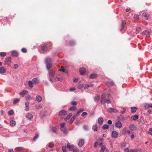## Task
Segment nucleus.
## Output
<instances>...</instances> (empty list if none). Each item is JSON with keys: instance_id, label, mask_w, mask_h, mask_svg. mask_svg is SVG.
<instances>
[{"instance_id": "f257e3e1", "label": "nucleus", "mask_w": 152, "mask_h": 152, "mask_svg": "<svg viewBox=\"0 0 152 152\" xmlns=\"http://www.w3.org/2000/svg\"><path fill=\"white\" fill-rule=\"evenodd\" d=\"M109 95H107L106 94H103L101 96V102L102 104H104L105 103H107V104H109L110 103V100L109 98H107L106 99V98L107 97L109 96Z\"/></svg>"}, {"instance_id": "bb28decb", "label": "nucleus", "mask_w": 152, "mask_h": 152, "mask_svg": "<svg viewBox=\"0 0 152 152\" xmlns=\"http://www.w3.org/2000/svg\"><path fill=\"white\" fill-rule=\"evenodd\" d=\"M28 84L29 87L31 88H32L33 87V83L32 81L29 80L28 81Z\"/></svg>"}, {"instance_id": "473e14b6", "label": "nucleus", "mask_w": 152, "mask_h": 152, "mask_svg": "<svg viewBox=\"0 0 152 152\" xmlns=\"http://www.w3.org/2000/svg\"><path fill=\"white\" fill-rule=\"evenodd\" d=\"M46 46L48 47V48H50V49H51V47L52 46V44L50 42H49L47 43V44L45 45Z\"/></svg>"}, {"instance_id": "aec40b11", "label": "nucleus", "mask_w": 152, "mask_h": 152, "mask_svg": "<svg viewBox=\"0 0 152 152\" xmlns=\"http://www.w3.org/2000/svg\"><path fill=\"white\" fill-rule=\"evenodd\" d=\"M36 100L39 102H40L42 100V98L40 96H37L36 98Z\"/></svg>"}, {"instance_id": "0e129e2a", "label": "nucleus", "mask_w": 152, "mask_h": 152, "mask_svg": "<svg viewBox=\"0 0 152 152\" xmlns=\"http://www.w3.org/2000/svg\"><path fill=\"white\" fill-rule=\"evenodd\" d=\"M56 128L55 127H53L52 129V131L55 133H56Z\"/></svg>"}, {"instance_id": "412c9836", "label": "nucleus", "mask_w": 152, "mask_h": 152, "mask_svg": "<svg viewBox=\"0 0 152 152\" xmlns=\"http://www.w3.org/2000/svg\"><path fill=\"white\" fill-rule=\"evenodd\" d=\"M108 111L109 112H113L115 113H117L118 112V111L117 110L112 108H109Z\"/></svg>"}, {"instance_id": "de8ad7c7", "label": "nucleus", "mask_w": 152, "mask_h": 152, "mask_svg": "<svg viewBox=\"0 0 152 152\" xmlns=\"http://www.w3.org/2000/svg\"><path fill=\"white\" fill-rule=\"evenodd\" d=\"M138 118V115H135L133 116V119L135 121L136 120H137Z\"/></svg>"}, {"instance_id": "f3484780", "label": "nucleus", "mask_w": 152, "mask_h": 152, "mask_svg": "<svg viewBox=\"0 0 152 152\" xmlns=\"http://www.w3.org/2000/svg\"><path fill=\"white\" fill-rule=\"evenodd\" d=\"M26 117L29 120H31L33 118V115L31 113H27L26 115Z\"/></svg>"}, {"instance_id": "ea45409f", "label": "nucleus", "mask_w": 152, "mask_h": 152, "mask_svg": "<svg viewBox=\"0 0 152 152\" xmlns=\"http://www.w3.org/2000/svg\"><path fill=\"white\" fill-rule=\"evenodd\" d=\"M106 84L108 86H114V84L113 82H108L106 83Z\"/></svg>"}, {"instance_id": "e2e57ef3", "label": "nucleus", "mask_w": 152, "mask_h": 152, "mask_svg": "<svg viewBox=\"0 0 152 152\" xmlns=\"http://www.w3.org/2000/svg\"><path fill=\"white\" fill-rule=\"evenodd\" d=\"M27 99L28 100H31L32 99V98L30 96H28L27 97Z\"/></svg>"}, {"instance_id": "680f3d73", "label": "nucleus", "mask_w": 152, "mask_h": 152, "mask_svg": "<svg viewBox=\"0 0 152 152\" xmlns=\"http://www.w3.org/2000/svg\"><path fill=\"white\" fill-rule=\"evenodd\" d=\"M87 113L86 112H83L82 114H81V116L82 117H84L85 116L87 115Z\"/></svg>"}, {"instance_id": "4d7b16f0", "label": "nucleus", "mask_w": 152, "mask_h": 152, "mask_svg": "<svg viewBox=\"0 0 152 152\" xmlns=\"http://www.w3.org/2000/svg\"><path fill=\"white\" fill-rule=\"evenodd\" d=\"M148 133L150 135H152V128H150L149 129Z\"/></svg>"}, {"instance_id": "09e8293b", "label": "nucleus", "mask_w": 152, "mask_h": 152, "mask_svg": "<svg viewBox=\"0 0 152 152\" xmlns=\"http://www.w3.org/2000/svg\"><path fill=\"white\" fill-rule=\"evenodd\" d=\"M71 104L73 106H76L77 105V104L75 101H72L71 103Z\"/></svg>"}, {"instance_id": "4be33fe9", "label": "nucleus", "mask_w": 152, "mask_h": 152, "mask_svg": "<svg viewBox=\"0 0 152 152\" xmlns=\"http://www.w3.org/2000/svg\"><path fill=\"white\" fill-rule=\"evenodd\" d=\"M28 92L26 90H23L20 92L19 94L20 95L23 96Z\"/></svg>"}, {"instance_id": "e433bc0d", "label": "nucleus", "mask_w": 152, "mask_h": 152, "mask_svg": "<svg viewBox=\"0 0 152 152\" xmlns=\"http://www.w3.org/2000/svg\"><path fill=\"white\" fill-rule=\"evenodd\" d=\"M54 145L51 143L48 144L46 145L47 148L48 147L50 148H52L53 147Z\"/></svg>"}, {"instance_id": "c756f323", "label": "nucleus", "mask_w": 152, "mask_h": 152, "mask_svg": "<svg viewBox=\"0 0 152 152\" xmlns=\"http://www.w3.org/2000/svg\"><path fill=\"white\" fill-rule=\"evenodd\" d=\"M77 110V107H76L73 106L70 107L69 109V111H75Z\"/></svg>"}, {"instance_id": "603ef678", "label": "nucleus", "mask_w": 152, "mask_h": 152, "mask_svg": "<svg viewBox=\"0 0 152 152\" xmlns=\"http://www.w3.org/2000/svg\"><path fill=\"white\" fill-rule=\"evenodd\" d=\"M152 107V104H147L145 105V107Z\"/></svg>"}, {"instance_id": "1a4fd4ad", "label": "nucleus", "mask_w": 152, "mask_h": 152, "mask_svg": "<svg viewBox=\"0 0 152 152\" xmlns=\"http://www.w3.org/2000/svg\"><path fill=\"white\" fill-rule=\"evenodd\" d=\"M50 49V48H48L45 45H43L41 47V49L43 52L49 50Z\"/></svg>"}, {"instance_id": "20e7f679", "label": "nucleus", "mask_w": 152, "mask_h": 152, "mask_svg": "<svg viewBox=\"0 0 152 152\" xmlns=\"http://www.w3.org/2000/svg\"><path fill=\"white\" fill-rule=\"evenodd\" d=\"M55 76V72L52 70H50L49 73V76L50 78L49 80L52 83L53 82L52 80Z\"/></svg>"}, {"instance_id": "6e6552de", "label": "nucleus", "mask_w": 152, "mask_h": 152, "mask_svg": "<svg viewBox=\"0 0 152 152\" xmlns=\"http://www.w3.org/2000/svg\"><path fill=\"white\" fill-rule=\"evenodd\" d=\"M75 44V42L73 40H70L68 42H67L66 45L67 46H73Z\"/></svg>"}, {"instance_id": "774afa93", "label": "nucleus", "mask_w": 152, "mask_h": 152, "mask_svg": "<svg viewBox=\"0 0 152 152\" xmlns=\"http://www.w3.org/2000/svg\"><path fill=\"white\" fill-rule=\"evenodd\" d=\"M18 67V66L17 64H15L14 65V68L15 69H17Z\"/></svg>"}, {"instance_id": "7ed1b4c3", "label": "nucleus", "mask_w": 152, "mask_h": 152, "mask_svg": "<svg viewBox=\"0 0 152 152\" xmlns=\"http://www.w3.org/2000/svg\"><path fill=\"white\" fill-rule=\"evenodd\" d=\"M67 148L70 151L74 152H77L79 151V150L74 145H71L70 143H68L67 144Z\"/></svg>"}, {"instance_id": "a18cd8bd", "label": "nucleus", "mask_w": 152, "mask_h": 152, "mask_svg": "<svg viewBox=\"0 0 152 152\" xmlns=\"http://www.w3.org/2000/svg\"><path fill=\"white\" fill-rule=\"evenodd\" d=\"M105 150V147L104 146L102 145V146L100 150V152H104Z\"/></svg>"}, {"instance_id": "bf43d9fd", "label": "nucleus", "mask_w": 152, "mask_h": 152, "mask_svg": "<svg viewBox=\"0 0 152 152\" xmlns=\"http://www.w3.org/2000/svg\"><path fill=\"white\" fill-rule=\"evenodd\" d=\"M99 145V144H98V143L97 142H96L94 143V148H96V147H97L98 145Z\"/></svg>"}, {"instance_id": "2f4dec72", "label": "nucleus", "mask_w": 152, "mask_h": 152, "mask_svg": "<svg viewBox=\"0 0 152 152\" xmlns=\"http://www.w3.org/2000/svg\"><path fill=\"white\" fill-rule=\"evenodd\" d=\"M99 99L100 97L98 96H96L94 97V101L96 102H99Z\"/></svg>"}, {"instance_id": "6e6d98bb", "label": "nucleus", "mask_w": 152, "mask_h": 152, "mask_svg": "<svg viewBox=\"0 0 152 152\" xmlns=\"http://www.w3.org/2000/svg\"><path fill=\"white\" fill-rule=\"evenodd\" d=\"M83 128L85 130H88V127L87 125H84Z\"/></svg>"}, {"instance_id": "2eb2a0df", "label": "nucleus", "mask_w": 152, "mask_h": 152, "mask_svg": "<svg viewBox=\"0 0 152 152\" xmlns=\"http://www.w3.org/2000/svg\"><path fill=\"white\" fill-rule=\"evenodd\" d=\"M86 69L84 68H81L80 69L79 72L81 75H84L86 72Z\"/></svg>"}, {"instance_id": "69168bd1", "label": "nucleus", "mask_w": 152, "mask_h": 152, "mask_svg": "<svg viewBox=\"0 0 152 152\" xmlns=\"http://www.w3.org/2000/svg\"><path fill=\"white\" fill-rule=\"evenodd\" d=\"M62 149L63 152H66V147L65 146H63L62 147Z\"/></svg>"}, {"instance_id": "49530a36", "label": "nucleus", "mask_w": 152, "mask_h": 152, "mask_svg": "<svg viewBox=\"0 0 152 152\" xmlns=\"http://www.w3.org/2000/svg\"><path fill=\"white\" fill-rule=\"evenodd\" d=\"M8 114L9 115H11L14 114V111L12 110H11L9 111Z\"/></svg>"}, {"instance_id": "4468645a", "label": "nucleus", "mask_w": 152, "mask_h": 152, "mask_svg": "<svg viewBox=\"0 0 152 152\" xmlns=\"http://www.w3.org/2000/svg\"><path fill=\"white\" fill-rule=\"evenodd\" d=\"M150 33L149 32L147 31V30H145L142 33V35L144 36H146L147 37H149Z\"/></svg>"}, {"instance_id": "423d86ee", "label": "nucleus", "mask_w": 152, "mask_h": 152, "mask_svg": "<svg viewBox=\"0 0 152 152\" xmlns=\"http://www.w3.org/2000/svg\"><path fill=\"white\" fill-rule=\"evenodd\" d=\"M115 126L116 128H121L122 127V125L121 122L118 121L116 122Z\"/></svg>"}, {"instance_id": "c9c22d12", "label": "nucleus", "mask_w": 152, "mask_h": 152, "mask_svg": "<svg viewBox=\"0 0 152 152\" xmlns=\"http://www.w3.org/2000/svg\"><path fill=\"white\" fill-rule=\"evenodd\" d=\"M109 128V126L107 124H105L103 126L102 128L103 129H107Z\"/></svg>"}, {"instance_id": "f704fd0d", "label": "nucleus", "mask_w": 152, "mask_h": 152, "mask_svg": "<svg viewBox=\"0 0 152 152\" xmlns=\"http://www.w3.org/2000/svg\"><path fill=\"white\" fill-rule=\"evenodd\" d=\"M72 113H69L67 115V116L65 118H64V119L65 120H68L70 117L72 116Z\"/></svg>"}, {"instance_id": "a19ab883", "label": "nucleus", "mask_w": 152, "mask_h": 152, "mask_svg": "<svg viewBox=\"0 0 152 152\" xmlns=\"http://www.w3.org/2000/svg\"><path fill=\"white\" fill-rule=\"evenodd\" d=\"M137 108L135 107H132L131 108V111L132 113H134L136 111Z\"/></svg>"}, {"instance_id": "393cba45", "label": "nucleus", "mask_w": 152, "mask_h": 152, "mask_svg": "<svg viewBox=\"0 0 152 152\" xmlns=\"http://www.w3.org/2000/svg\"><path fill=\"white\" fill-rule=\"evenodd\" d=\"M26 110L28 111L29 109V103L28 102H26L25 103Z\"/></svg>"}, {"instance_id": "5701e85b", "label": "nucleus", "mask_w": 152, "mask_h": 152, "mask_svg": "<svg viewBox=\"0 0 152 152\" xmlns=\"http://www.w3.org/2000/svg\"><path fill=\"white\" fill-rule=\"evenodd\" d=\"M97 77V75L96 74H91L90 75L89 78L90 79H94Z\"/></svg>"}, {"instance_id": "5fc2aeb1", "label": "nucleus", "mask_w": 152, "mask_h": 152, "mask_svg": "<svg viewBox=\"0 0 152 152\" xmlns=\"http://www.w3.org/2000/svg\"><path fill=\"white\" fill-rule=\"evenodd\" d=\"M38 137H39V134H37L34 137V138H33V140H35L36 139H37L38 138Z\"/></svg>"}, {"instance_id": "052dcab7", "label": "nucleus", "mask_w": 152, "mask_h": 152, "mask_svg": "<svg viewBox=\"0 0 152 152\" xmlns=\"http://www.w3.org/2000/svg\"><path fill=\"white\" fill-rule=\"evenodd\" d=\"M140 122H141V123L143 124H145V122H144V121L143 119L142 118H140Z\"/></svg>"}, {"instance_id": "dca6fc26", "label": "nucleus", "mask_w": 152, "mask_h": 152, "mask_svg": "<svg viewBox=\"0 0 152 152\" xmlns=\"http://www.w3.org/2000/svg\"><path fill=\"white\" fill-rule=\"evenodd\" d=\"M55 80L56 81L61 82L63 80V78L61 76H57L55 78Z\"/></svg>"}, {"instance_id": "8fccbe9b", "label": "nucleus", "mask_w": 152, "mask_h": 152, "mask_svg": "<svg viewBox=\"0 0 152 152\" xmlns=\"http://www.w3.org/2000/svg\"><path fill=\"white\" fill-rule=\"evenodd\" d=\"M19 101V99H16L14 100L13 101V103L14 104H16L18 103Z\"/></svg>"}, {"instance_id": "f03ea898", "label": "nucleus", "mask_w": 152, "mask_h": 152, "mask_svg": "<svg viewBox=\"0 0 152 152\" xmlns=\"http://www.w3.org/2000/svg\"><path fill=\"white\" fill-rule=\"evenodd\" d=\"M51 59L50 58H48L45 59V63L46 65L47 69L49 70L52 66V64L51 63Z\"/></svg>"}, {"instance_id": "13d9d810", "label": "nucleus", "mask_w": 152, "mask_h": 152, "mask_svg": "<svg viewBox=\"0 0 152 152\" xmlns=\"http://www.w3.org/2000/svg\"><path fill=\"white\" fill-rule=\"evenodd\" d=\"M83 84H80V85H78V86L77 87V88L79 89H81L82 88H83Z\"/></svg>"}, {"instance_id": "72a5a7b5", "label": "nucleus", "mask_w": 152, "mask_h": 152, "mask_svg": "<svg viewBox=\"0 0 152 152\" xmlns=\"http://www.w3.org/2000/svg\"><path fill=\"white\" fill-rule=\"evenodd\" d=\"M125 152H133L132 149L129 150L128 148H126L124 149Z\"/></svg>"}, {"instance_id": "864d4df0", "label": "nucleus", "mask_w": 152, "mask_h": 152, "mask_svg": "<svg viewBox=\"0 0 152 152\" xmlns=\"http://www.w3.org/2000/svg\"><path fill=\"white\" fill-rule=\"evenodd\" d=\"M21 51L24 53H26L27 52L26 49L25 48H23L21 49Z\"/></svg>"}, {"instance_id": "ddd939ff", "label": "nucleus", "mask_w": 152, "mask_h": 152, "mask_svg": "<svg viewBox=\"0 0 152 152\" xmlns=\"http://www.w3.org/2000/svg\"><path fill=\"white\" fill-rule=\"evenodd\" d=\"M6 72V69L3 66H1L0 67V73L3 74Z\"/></svg>"}, {"instance_id": "a211bd4d", "label": "nucleus", "mask_w": 152, "mask_h": 152, "mask_svg": "<svg viewBox=\"0 0 152 152\" xmlns=\"http://www.w3.org/2000/svg\"><path fill=\"white\" fill-rule=\"evenodd\" d=\"M11 55L15 57H17L18 56V53L16 51L13 50L11 52Z\"/></svg>"}, {"instance_id": "9d476101", "label": "nucleus", "mask_w": 152, "mask_h": 152, "mask_svg": "<svg viewBox=\"0 0 152 152\" xmlns=\"http://www.w3.org/2000/svg\"><path fill=\"white\" fill-rule=\"evenodd\" d=\"M67 113L66 111L64 110H62L60 111L59 113V116H63L66 115Z\"/></svg>"}, {"instance_id": "7c9ffc66", "label": "nucleus", "mask_w": 152, "mask_h": 152, "mask_svg": "<svg viewBox=\"0 0 152 152\" xmlns=\"http://www.w3.org/2000/svg\"><path fill=\"white\" fill-rule=\"evenodd\" d=\"M98 127L97 125H94L92 126V129L94 131H96L97 130Z\"/></svg>"}, {"instance_id": "6ab92c4d", "label": "nucleus", "mask_w": 152, "mask_h": 152, "mask_svg": "<svg viewBox=\"0 0 152 152\" xmlns=\"http://www.w3.org/2000/svg\"><path fill=\"white\" fill-rule=\"evenodd\" d=\"M103 118L101 117H100L98 119V122L99 124L101 125L103 123Z\"/></svg>"}, {"instance_id": "9b49d317", "label": "nucleus", "mask_w": 152, "mask_h": 152, "mask_svg": "<svg viewBox=\"0 0 152 152\" xmlns=\"http://www.w3.org/2000/svg\"><path fill=\"white\" fill-rule=\"evenodd\" d=\"M129 128L131 130L135 131L137 128L135 125L133 124H131L129 126Z\"/></svg>"}, {"instance_id": "79ce46f5", "label": "nucleus", "mask_w": 152, "mask_h": 152, "mask_svg": "<svg viewBox=\"0 0 152 152\" xmlns=\"http://www.w3.org/2000/svg\"><path fill=\"white\" fill-rule=\"evenodd\" d=\"M127 128H124L123 129L122 132V133L123 134H125L127 133Z\"/></svg>"}, {"instance_id": "338daca9", "label": "nucleus", "mask_w": 152, "mask_h": 152, "mask_svg": "<svg viewBox=\"0 0 152 152\" xmlns=\"http://www.w3.org/2000/svg\"><path fill=\"white\" fill-rule=\"evenodd\" d=\"M42 108V106L40 105H38L36 106V108L37 109H39Z\"/></svg>"}, {"instance_id": "cd10ccee", "label": "nucleus", "mask_w": 152, "mask_h": 152, "mask_svg": "<svg viewBox=\"0 0 152 152\" xmlns=\"http://www.w3.org/2000/svg\"><path fill=\"white\" fill-rule=\"evenodd\" d=\"M126 24V23L123 20H122L121 22V30L124 28V26Z\"/></svg>"}, {"instance_id": "0eeeda50", "label": "nucleus", "mask_w": 152, "mask_h": 152, "mask_svg": "<svg viewBox=\"0 0 152 152\" xmlns=\"http://www.w3.org/2000/svg\"><path fill=\"white\" fill-rule=\"evenodd\" d=\"M11 61V58L10 57H7L5 58L4 62L5 64L8 65Z\"/></svg>"}, {"instance_id": "3c124183", "label": "nucleus", "mask_w": 152, "mask_h": 152, "mask_svg": "<svg viewBox=\"0 0 152 152\" xmlns=\"http://www.w3.org/2000/svg\"><path fill=\"white\" fill-rule=\"evenodd\" d=\"M15 149L17 151H20L23 149V148L22 147H17Z\"/></svg>"}, {"instance_id": "58836bf2", "label": "nucleus", "mask_w": 152, "mask_h": 152, "mask_svg": "<svg viewBox=\"0 0 152 152\" xmlns=\"http://www.w3.org/2000/svg\"><path fill=\"white\" fill-rule=\"evenodd\" d=\"M10 124L11 126H14L16 124V122L12 120L10 121Z\"/></svg>"}, {"instance_id": "c03bdc74", "label": "nucleus", "mask_w": 152, "mask_h": 152, "mask_svg": "<svg viewBox=\"0 0 152 152\" xmlns=\"http://www.w3.org/2000/svg\"><path fill=\"white\" fill-rule=\"evenodd\" d=\"M75 116H74L72 117V118L70 120V124H71L73 123V121L75 119Z\"/></svg>"}, {"instance_id": "4c0bfd02", "label": "nucleus", "mask_w": 152, "mask_h": 152, "mask_svg": "<svg viewBox=\"0 0 152 152\" xmlns=\"http://www.w3.org/2000/svg\"><path fill=\"white\" fill-rule=\"evenodd\" d=\"M133 152H138V151H142V149L139 148L138 149H132Z\"/></svg>"}, {"instance_id": "37998d69", "label": "nucleus", "mask_w": 152, "mask_h": 152, "mask_svg": "<svg viewBox=\"0 0 152 152\" xmlns=\"http://www.w3.org/2000/svg\"><path fill=\"white\" fill-rule=\"evenodd\" d=\"M6 53L4 52H1L0 53V56L1 57H4L6 56Z\"/></svg>"}, {"instance_id": "f8f14e48", "label": "nucleus", "mask_w": 152, "mask_h": 152, "mask_svg": "<svg viewBox=\"0 0 152 152\" xmlns=\"http://www.w3.org/2000/svg\"><path fill=\"white\" fill-rule=\"evenodd\" d=\"M84 143V140L83 139H80L79 140L78 145L79 147H81L83 145Z\"/></svg>"}, {"instance_id": "b1692460", "label": "nucleus", "mask_w": 152, "mask_h": 152, "mask_svg": "<svg viewBox=\"0 0 152 152\" xmlns=\"http://www.w3.org/2000/svg\"><path fill=\"white\" fill-rule=\"evenodd\" d=\"M31 81L34 84H37L39 83V81L37 78H33Z\"/></svg>"}, {"instance_id": "a878e982", "label": "nucleus", "mask_w": 152, "mask_h": 152, "mask_svg": "<svg viewBox=\"0 0 152 152\" xmlns=\"http://www.w3.org/2000/svg\"><path fill=\"white\" fill-rule=\"evenodd\" d=\"M61 130L64 133L66 134V131L65 127H62L60 128Z\"/></svg>"}, {"instance_id": "39448f33", "label": "nucleus", "mask_w": 152, "mask_h": 152, "mask_svg": "<svg viewBox=\"0 0 152 152\" xmlns=\"http://www.w3.org/2000/svg\"><path fill=\"white\" fill-rule=\"evenodd\" d=\"M118 136V133L116 131H113L111 134V137L113 138H116Z\"/></svg>"}, {"instance_id": "c85d7f7f", "label": "nucleus", "mask_w": 152, "mask_h": 152, "mask_svg": "<svg viewBox=\"0 0 152 152\" xmlns=\"http://www.w3.org/2000/svg\"><path fill=\"white\" fill-rule=\"evenodd\" d=\"M142 16L143 18L145 19L146 20L148 19V17L147 15L145 13H143L142 14Z\"/></svg>"}]
</instances>
